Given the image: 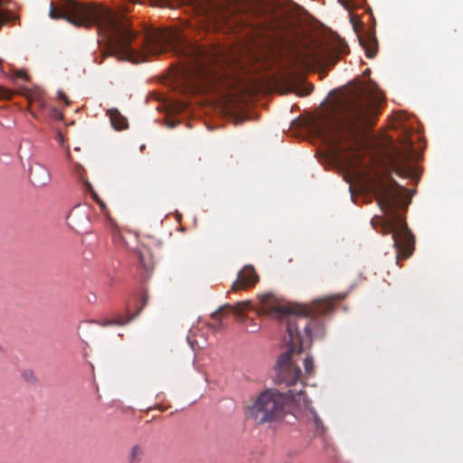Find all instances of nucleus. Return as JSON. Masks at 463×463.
I'll list each match as a JSON object with an SVG mask.
<instances>
[{"label":"nucleus","instance_id":"9","mask_svg":"<svg viewBox=\"0 0 463 463\" xmlns=\"http://www.w3.org/2000/svg\"><path fill=\"white\" fill-rule=\"evenodd\" d=\"M396 174L401 176L417 181L419 179L418 169L408 161L401 162L396 166Z\"/></svg>","mask_w":463,"mask_h":463},{"label":"nucleus","instance_id":"24","mask_svg":"<svg viewBox=\"0 0 463 463\" xmlns=\"http://www.w3.org/2000/svg\"><path fill=\"white\" fill-rule=\"evenodd\" d=\"M410 149H413L412 143L410 145Z\"/></svg>","mask_w":463,"mask_h":463},{"label":"nucleus","instance_id":"23","mask_svg":"<svg viewBox=\"0 0 463 463\" xmlns=\"http://www.w3.org/2000/svg\"><path fill=\"white\" fill-rule=\"evenodd\" d=\"M312 59H313L315 61H318V60H319V58H318V57H317V56H314Z\"/></svg>","mask_w":463,"mask_h":463},{"label":"nucleus","instance_id":"3","mask_svg":"<svg viewBox=\"0 0 463 463\" xmlns=\"http://www.w3.org/2000/svg\"><path fill=\"white\" fill-rule=\"evenodd\" d=\"M383 99L381 93L373 92L366 86H361L347 99L344 119L334 118L325 125V138L335 157L347 165L354 166L362 163V130L364 127L373 124Z\"/></svg>","mask_w":463,"mask_h":463},{"label":"nucleus","instance_id":"8","mask_svg":"<svg viewBox=\"0 0 463 463\" xmlns=\"http://www.w3.org/2000/svg\"><path fill=\"white\" fill-rule=\"evenodd\" d=\"M360 45L364 49L368 58L375 57L378 51V43L374 32L364 30L358 33Z\"/></svg>","mask_w":463,"mask_h":463},{"label":"nucleus","instance_id":"5","mask_svg":"<svg viewBox=\"0 0 463 463\" xmlns=\"http://www.w3.org/2000/svg\"><path fill=\"white\" fill-rule=\"evenodd\" d=\"M303 392L302 383L299 390H289L288 392H281L275 388L266 389L247 407L246 414L257 425L279 422L289 413L288 404L291 400Z\"/></svg>","mask_w":463,"mask_h":463},{"label":"nucleus","instance_id":"22","mask_svg":"<svg viewBox=\"0 0 463 463\" xmlns=\"http://www.w3.org/2000/svg\"><path fill=\"white\" fill-rule=\"evenodd\" d=\"M157 2V4H160V5H165L166 4L169 0H156Z\"/></svg>","mask_w":463,"mask_h":463},{"label":"nucleus","instance_id":"4","mask_svg":"<svg viewBox=\"0 0 463 463\" xmlns=\"http://www.w3.org/2000/svg\"><path fill=\"white\" fill-rule=\"evenodd\" d=\"M373 193L379 207L387 215L385 220L373 218L372 225L379 224L383 234H392L393 246L397 250V263L409 258L414 247V238L409 230L405 218L399 213L402 207H407L411 198L408 190L394 180L390 184L379 181L373 187Z\"/></svg>","mask_w":463,"mask_h":463},{"label":"nucleus","instance_id":"7","mask_svg":"<svg viewBox=\"0 0 463 463\" xmlns=\"http://www.w3.org/2000/svg\"><path fill=\"white\" fill-rule=\"evenodd\" d=\"M140 301H141L140 307H138L137 309V312H135L132 315H130L131 307H128V316L127 317L119 315L113 319L100 320V321H97L96 323L101 326H124V325L128 324V322H130L132 319L136 318L139 315V313L141 312L143 307L147 304L148 295H147L146 291L142 292L141 297H140Z\"/></svg>","mask_w":463,"mask_h":463},{"label":"nucleus","instance_id":"10","mask_svg":"<svg viewBox=\"0 0 463 463\" xmlns=\"http://www.w3.org/2000/svg\"><path fill=\"white\" fill-rule=\"evenodd\" d=\"M30 177L36 185L40 186L46 184L50 180L48 171L41 165L31 168Z\"/></svg>","mask_w":463,"mask_h":463},{"label":"nucleus","instance_id":"16","mask_svg":"<svg viewBox=\"0 0 463 463\" xmlns=\"http://www.w3.org/2000/svg\"><path fill=\"white\" fill-rule=\"evenodd\" d=\"M86 187L88 191L90 193L92 198L99 203L101 209H104L106 207L105 203L99 199L98 194L94 191L93 187L90 184L86 183Z\"/></svg>","mask_w":463,"mask_h":463},{"label":"nucleus","instance_id":"2","mask_svg":"<svg viewBox=\"0 0 463 463\" xmlns=\"http://www.w3.org/2000/svg\"><path fill=\"white\" fill-rule=\"evenodd\" d=\"M345 294L338 293L315 300L307 306L283 305L271 293L259 296L260 306L256 307L250 300L238 302L236 305H224L212 314L216 321L209 324L213 330L218 331L223 327L222 317L228 312H233L241 322L245 317L243 312L247 309H256L259 315H267L280 320L286 325L287 335L284 342L288 350L278 358L275 371V380L279 383L288 386L297 385L301 381V370L295 364L294 355L299 354L304 348L311 346L313 339L321 338L325 335V326L320 316L333 312L335 305L345 298Z\"/></svg>","mask_w":463,"mask_h":463},{"label":"nucleus","instance_id":"11","mask_svg":"<svg viewBox=\"0 0 463 463\" xmlns=\"http://www.w3.org/2000/svg\"><path fill=\"white\" fill-rule=\"evenodd\" d=\"M108 114L109 116L111 125L115 129L122 130L128 128V119L121 115L117 109H110L108 111Z\"/></svg>","mask_w":463,"mask_h":463},{"label":"nucleus","instance_id":"14","mask_svg":"<svg viewBox=\"0 0 463 463\" xmlns=\"http://www.w3.org/2000/svg\"><path fill=\"white\" fill-rule=\"evenodd\" d=\"M311 414H312L316 432L318 434H324L326 432V429L325 425L323 424L322 420L319 418L318 414L314 410H311Z\"/></svg>","mask_w":463,"mask_h":463},{"label":"nucleus","instance_id":"19","mask_svg":"<svg viewBox=\"0 0 463 463\" xmlns=\"http://www.w3.org/2000/svg\"><path fill=\"white\" fill-rule=\"evenodd\" d=\"M14 95V90L5 88V87H0V99H11Z\"/></svg>","mask_w":463,"mask_h":463},{"label":"nucleus","instance_id":"21","mask_svg":"<svg viewBox=\"0 0 463 463\" xmlns=\"http://www.w3.org/2000/svg\"><path fill=\"white\" fill-rule=\"evenodd\" d=\"M58 96H59V99L63 100L66 105H69L70 102L64 93H62L61 91H59Z\"/></svg>","mask_w":463,"mask_h":463},{"label":"nucleus","instance_id":"20","mask_svg":"<svg viewBox=\"0 0 463 463\" xmlns=\"http://www.w3.org/2000/svg\"><path fill=\"white\" fill-rule=\"evenodd\" d=\"M51 117L57 120H62V118H63L62 113L56 108H52Z\"/></svg>","mask_w":463,"mask_h":463},{"label":"nucleus","instance_id":"18","mask_svg":"<svg viewBox=\"0 0 463 463\" xmlns=\"http://www.w3.org/2000/svg\"><path fill=\"white\" fill-rule=\"evenodd\" d=\"M304 367L307 374L311 375L314 373V360L312 357L307 356L305 358Z\"/></svg>","mask_w":463,"mask_h":463},{"label":"nucleus","instance_id":"6","mask_svg":"<svg viewBox=\"0 0 463 463\" xmlns=\"http://www.w3.org/2000/svg\"><path fill=\"white\" fill-rule=\"evenodd\" d=\"M259 281V276L251 265H246L239 273L237 279L232 283L233 291L247 289Z\"/></svg>","mask_w":463,"mask_h":463},{"label":"nucleus","instance_id":"12","mask_svg":"<svg viewBox=\"0 0 463 463\" xmlns=\"http://www.w3.org/2000/svg\"><path fill=\"white\" fill-rule=\"evenodd\" d=\"M29 103L31 106L35 105L40 109H43L46 107L44 94L41 91L33 93L29 98Z\"/></svg>","mask_w":463,"mask_h":463},{"label":"nucleus","instance_id":"17","mask_svg":"<svg viewBox=\"0 0 463 463\" xmlns=\"http://www.w3.org/2000/svg\"><path fill=\"white\" fill-rule=\"evenodd\" d=\"M339 2L345 8L351 10L352 8L361 5L363 0H339Z\"/></svg>","mask_w":463,"mask_h":463},{"label":"nucleus","instance_id":"1","mask_svg":"<svg viewBox=\"0 0 463 463\" xmlns=\"http://www.w3.org/2000/svg\"><path fill=\"white\" fill-rule=\"evenodd\" d=\"M52 18H62L68 22L85 27L96 26L99 36V43L103 57L114 56L118 60L135 63L146 61L148 55L175 50L182 52L187 60L184 74L192 84H212L214 80V68L224 56L223 50L204 47L193 43L183 46L178 34L171 30H149L146 33L141 49L134 48L131 43L136 33L128 20L105 6H92L67 0L58 7L51 5Z\"/></svg>","mask_w":463,"mask_h":463},{"label":"nucleus","instance_id":"13","mask_svg":"<svg viewBox=\"0 0 463 463\" xmlns=\"http://www.w3.org/2000/svg\"><path fill=\"white\" fill-rule=\"evenodd\" d=\"M144 451L138 445H135L131 448L130 452L128 456L129 463H140L142 460Z\"/></svg>","mask_w":463,"mask_h":463},{"label":"nucleus","instance_id":"15","mask_svg":"<svg viewBox=\"0 0 463 463\" xmlns=\"http://www.w3.org/2000/svg\"><path fill=\"white\" fill-rule=\"evenodd\" d=\"M313 85L298 86L295 92L298 96L303 97L310 94L313 91Z\"/></svg>","mask_w":463,"mask_h":463}]
</instances>
